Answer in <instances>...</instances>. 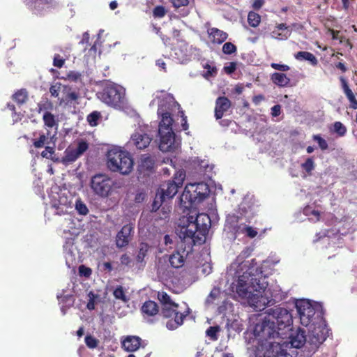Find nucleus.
I'll list each match as a JSON object with an SVG mask.
<instances>
[{
  "instance_id": "f257e3e1",
  "label": "nucleus",
  "mask_w": 357,
  "mask_h": 357,
  "mask_svg": "<svg viewBox=\"0 0 357 357\" xmlns=\"http://www.w3.org/2000/svg\"><path fill=\"white\" fill-rule=\"evenodd\" d=\"M252 251L253 248L250 247L245 248L232 264V266H236L241 271H243L245 267L248 268L243 275L238 276L236 293L241 298H250L256 303H263L264 305H268L273 300H268L262 295L266 291L267 283L261 282V277L257 278L252 273L254 266L257 265L256 260L252 259L250 262L245 261V259L251 255Z\"/></svg>"
},
{
  "instance_id": "f03ea898",
  "label": "nucleus",
  "mask_w": 357,
  "mask_h": 357,
  "mask_svg": "<svg viewBox=\"0 0 357 357\" xmlns=\"http://www.w3.org/2000/svg\"><path fill=\"white\" fill-rule=\"evenodd\" d=\"M202 216V215H199L195 220L193 216L188 217V225L182 227L180 233L181 243L176 250L169 255V262L172 268H181L187 257L192 252L193 246L205 243L208 229L206 224L199 225V221Z\"/></svg>"
},
{
  "instance_id": "7ed1b4c3",
  "label": "nucleus",
  "mask_w": 357,
  "mask_h": 357,
  "mask_svg": "<svg viewBox=\"0 0 357 357\" xmlns=\"http://www.w3.org/2000/svg\"><path fill=\"white\" fill-rule=\"evenodd\" d=\"M157 298L161 304V315L166 319H172L167 322L166 326L169 330H174L183 324L184 319L190 312V308L185 305L183 311H180L179 305L174 302L165 291H158Z\"/></svg>"
},
{
  "instance_id": "20e7f679",
  "label": "nucleus",
  "mask_w": 357,
  "mask_h": 357,
  "mask_svg": "<svg viewBox=\"0 0 357 357\" xmlns=\"http://www.w3.org/2000/svg\"><path fill=\"white\" fill-rule=\"evenodd\" d=\"M107 165L112 172L126 175L132 170L134 162L128 152L114 149L107 153Z\"/></svg>"
},
{
  "instance_id": "39448f33",
  "label": "nucleus",
  "mask_w": 357,
  "mask_h": 357,
  "mask_svg": "<svg viewBox=\"0 0 357 357\" xmlns=\"http://www.w3.org/2000/svg\"><path fill=\"white\" fill-rule=\"evenodd\" d=\"M209 189L206 183L201 182L190 183L180 197L181 204L186 208H191L194 204H199L208 196Z\"/></svg>"
},
{
  "instance_id": "423d86ee",
  "label": "nucleus",
  "mask_w": 357,
  "mask_h": 357,
  "mask_svg": "<svg viewBox=\"0 0 357 357\" xmlns=\"http://www.w3.org/2000/svg\"><path fill=\"white\" fill-rule=\"evenodd\" d=\"M98 97L104 103L116 109L123 108L126 105L125 89L114 83L106 84Z\"/></svg>"
},
{
  "instance_id": "0eeeda50",
  "label": "nucleus",
  "mask_w": 357,
  "mask_h": 357,
  "mask_svg": "<svg viewBox=\"0 0 357 357\" xmlns=\"http://www.w3.org/2000/svg\"><path fill=\"white\" fill-rule=\"evenodd\" d=\"M253 333L255 337L261 343L278 337L284 338L283 336L286 335L284 332H280L276 328L275 323L272 322L267 315L261 321L255 324Z\"/></svg>"
},
{
  "instance_id": "6e6552de",
  "label": "nucleus",
  "mask_w": 357,
  "mask_h": 357,
  "mask_svg": "<svg viewBox=\"0 0 357 357\" xmlns=\"http://www.w3.org/2000/svg\"><path fill=\"white\" fill-rule=\"evenodd\" d=\"M115 181L106 174H96L90 181V187L93 193L102 198L110 196L114 190Z\"/></svg>"
},
{
  "instance_id": "1a4fd4ad",
  "label": "nucleus",
  "mask_w": 357,
  "mask_h": 357,
  "mask_svg": "<svg viewBox=\"0 0 357 357\" xmlns=\"http://www.w3.org/2000/svg\"><path fill=\"white\" fill-rule=\"evenodd\" d=\"M266 314L271 321L275 323L276 328L280 332L291 329L293 323L292 315L287 309L280 307L271 308L267 310Z\"/></svg>"
},
{
  "instance_id": "9d476101",
  "label": "nucleus",
  "mask_w": 357,
  "mask_h": 357,
  "mask_svg": "<svg viewBox=\"0 0 357 357\" xmlns=\"http://www.w3.org/2000/svg\"><path fill=\"white\" fill-rule=\"evenodd\" d=\"M185 174L183 172L175 174L172 181H168L163 183L158 190L159 192L165 199H172L177 193L178 188H181L185 179Z\"/></svg>"
},
{
  "instance_id": "9b49d317",
  "label": "nucleus",
  "mask_w": 357,
  "mask_h": 357,
  "mask_svg": "<svg viewBox=\"0 0 357 357\" xmlns=\"http://www.w3.org/2000/svg\"><path fill=\"white\" fill-rule=\"evenodd\" d=\"M326 339L324 329L320 326L315 327L306 336L305 348L310 353H314Z\"/></svg>"
},
{
  "instance_id": "f8f14e48",
  "label": "nucleus",
  "mask_w": 357,
  "mask_h": 357,
  "mask_svg": "<svg viewBox=\"0 0 357 357\" xmlns=\"http://www.w3.org/2000/svg\"><path fill=\"white\" fill-rule=\"evenodd\" d=\"M297 311L301 323L304 326H308L314 319L315 310L312 304L305 300H301L296 303Z\"/></svg>"
},
{
  "instance_id": "ddd939ff",
  "label": "nucleus",
  "mask_w": 357,
  "mask_h": 357,
  "mask_svg": "<svg viewBox=\"0 0 357 357\" xmlns=\"http://www.w3.org/2000/svg\"><path fill=\"white\" fill-rule=\"evenodd\" d=\"M160 135L159 149L162 152L174 151L177 148L175 134L173 130L158 132Z\"/></svg>"
},
{
  "instance_id": "4468645a",
  "label": "nucleus",
  "mask_w": 357,
  "mask_h": 357,
  "mask_svg": "<svg viewBox=\"0 0 357 357\" xmlns=\"http://www.w3.org/2000/svg\"><path fill=\"white\" fill-rule=\"evenodd\" d=\"M133 231L134 227L131 224L123 225L116 236V247L121 248L127 246L131 241V236Z\"/></svg>"
},
{
  "instance_id": "2eb2a0df",
  "label": "nucleus",
  "mask_w": 357,
  "mask_h": 357,
  "mask_svg": "<svg viewBox=\"0 0 357 357\" xmlns=\"http://www.w3.org/2000/svg\"><path fill=\"white\" fill-rule=\"evenodd\" d=\"M152 141V137L142 131L135 132L129 141L130 144H132L139 150H144L147 148Z\"/></svg>"
},
{
  "instance_id": "dca6fc26",
  "label": "nucleus",
  "mask_w": 357,
  "mask_h": 357,
  "mask_svg": "<svg viewBox=\"0 0 357 357\" xmlns=\"http://www.w3.org/2000/svg\"><path fill=\"white\" fill-rule=\"evenodd\" d=\"M289 331H291V333L289 335V338L291 346L297 349H299L303 346L305 347V331L300 328H298L296 331H293L291 328Z\"/></svg>"
},
{
  "instance_id": "f3484780",
  "label": "nucleus",
  "mask_w": 357,
  "mask_h": 357,
  "mask_svg": "<svg viewBox=\"0 0 357 357\" xmlns=\"http://www.w3.org/2000/svg\"><path fill=\"white\" fill-rule=\"evenodd\" d=\"M231 107V102L226 96H220L215 100V117L221 119L227 111Z\"/></svg>"
},
{
  "instance_id": "a211bd4d",
  "label": "nucleus",
  "mask_w": 357,
  "mask_h": 357,
  "mask_svg": "<svg viewBox=\"0 0 357 357\" xmlns=\"http://www.w3.org/2000/svg\"><path fill=\"white\" fill-rule=\"evenodd\" d=\"M265 357H290L287 350L280 343L270 342L264 352Z\"/></svg>"
},
{
  "instance_id": "6ab92c4d",
  "label": "nucleus",
  "mask_w": 357,
  "mask_h": 357,
  "mask_svg": "<svg viewBox=\"0 0 357 357\" xmlns=\"http://www.w3.org/2000/svg\"><path fill=\"white\" fill-rule=\"evenodd\" d=\"M155 166V160L150 154H142L139 160L138 170L140 172H151Z\"/></svg>"
},
{
  "instance_id": "aec40b11",
  "label": "nucleus",
  "mask_w": 357,
  "mask_h": 357,
  "mask_svg": "<svg viewBox=\"0 0 357 357\" xmlns=\"http://www.w3.org/2000/svg\"><path fill=\"white\" fill-rule=\"evenodd\" d=\"M141 342L139 337L128 335L122 341V348L128 352H133L140 347Z\"/></svg>"
},
{
  "instance_id": "412c9836",
  "label": "nucleus",
  "mask_w": 357,
  "mask_h": 357,
  "mask_svg": "<svg viewBox=\"0 0 357 357\" xmlns=\"http://www.w3.org/2000/svg\"><path fill=\"white\" fill-rule=\"evenodd\" d=\"M207 33L210 41L213 44H222L228 37L226 32L215 27L208 29Z\"/></svg>"
},
{
  "instance_id": "4be33fe9",
  "label": "nucleus",
  "mask_w": 357,
  "mask_h": 357,
  "mask_svg": "<svg viewBox=\"0 0 357 357\" xmlns=\"http://www.w3.org/2000/svg\"><path fill=\"white\" fill-rule=\"evenodd\" d=\"M235 235L244 234L246 237L254 238L258 234L257 230L245 223L237 225L234 227Z\"/></svg>"
},
{
  "instance_id": "5701e85b",
  "label": "nucleus",
  "mask_w": 357,
  "mask_h": 357,
  "mask_svg": "<svg viewBox=\"0 0 357 357\" xmlns=\"http://www.w3.org/2000/svg\"><path fill=\"white\" fill-rule=\"evenodd\" d=\"M340 82L342 84V87L343 89V91H344L346 97L347 98V99L349 101L350 108L356 109H357V99L356 98L355 94L353 93L352 90L349 88L347 80L343 77H341L340 78Z\"/></svg>"
},
{
  "instance_id": "b1692460",
  "label": "nucleus",
  "mask_w": 357,
  "mask_h": 357,
  "mask_svg": "<svg viewBox=\"0 0 357 357\" xmlns=\"http://www.w3.org/2000/svg\"><path fill=\"white\" fill-rule=\"evenodd\" d=\"M141 311L144 315L153 317L158 314L159 307L155 301L149 300L144 303Z\"/></svg>"
},
{
  "instance_id": "393cba45",
  "label": "nucleus",
  "mask_w": 357,
  "mask_h": 357,
  "mask_svg": "<svg viewBox=\"0 0 357 357\" xmlns=\"http://www.w3.org/2000/svg\"><path fill=\"white\" fill-rule=\"evenodd\" d=\"M161 121L159 123L158 132H163L167 130H172L173 119L169 112L161 113Z\"/></svg>"
},
{
  "instance_id": "a878e982",
  "label": "nucleus",
  "mask_w": 357,
  "mask_h": 357,
  "mask_svg": "<svg viewBox=\"0 0 357 357\" xmlns=\"http://www.w3.org/2000/svg\"><path fill=\"white\" fill-rule=\"evenodd\" d=\"M271 80L280 87H287L290 83V79L284 73H274L271 75Z\"/></svg>"
},
{
  "instance_id": "bb28decb",
  "label": "nucleus",
  "mask_w": 357,
  "mask_h": 357,
  "mask_svg": "<svg viewBox=\"0 0 357 357\" xmlns=\"http://www.w3.org/2000/svg\"><path fill=\"white\" fill-rule=\"evenodd\" d=\"M26 4L29 5L31 9L37 12L41 11L44 9V6L49 7L53 3V0H26Z\"/></svg>"
},
{
  "instance_id": "cd10ccee",
  "label": "nucleus",
  "mask_w": 357,
  "mask_h": 357,
  "mask_svg": "<svg viewBox=\"0 0 357 357\" xmlns=\"http://www.w3.org/2000/svg\"><path fill=\"white\" fill-rule=\"evenodd\" d=\"M294 57L297 60H307L310 62L312 66H317L318 63L316 56L309 52L300 51L294 54Z\"/></svg>"
},
{
  "instance_id": "c85d7f7f",
  "label": "nucleus",
  "mask_w": 357,
  "mask_h": 357,
  "mask_svg": "<svg viewBox=\"0 0 357 357\" xmlns=\"http://www.w3.org/2000/svg\"><path fill=\"white\" fill-rule=\"evenodd\" d=\"M50 135V132L49 130H47V134L43 132L39 133L38 138L33 139V146L36 149H40L50 144V141L48 140Z\"/></svg>"
},
{
  "instance_id": "c756f323",
  "label": "nucleus",
  "mask_w": 357,
  "mask_h": 357,
  "mask_svg": "<svg viewBox=\"0 0 357 357\" xmlns=\"http://www.w3.org/2000/svg\"><path fill=\"white\" fill-rule=\"evenodd\" d=\"M12 98L17 105H22L28 100V91L26 89H19L12 96Z\"/></svg>"
},
{
  "instance_id": "7c9ffc66",
  "label": "nucleus",
  "mask_w": 357,
  "mask_h": 357,
  "mask_svg": "<svg viewBox=\"0 0 357 357\" xmlns=\"http://www.w3.org/2000/svg\"><path fill=\"white\" fill-rule=\"evenodd\" d=\"M44 126L48 128L56 127L57 128L58 123L56 116L50 112H45L43 116Z\"/></svg>"
},
{
  "instance_id": "2f4dec72",
  "label": "nucleus",
  "mask_w": 357,
  "mask_h": 357,
  "mask_svg": "<svg viewBox=\"0 0 357 357\" xmlns=\"http://www.w3.org/2000/svg\"><path fill=\"white\" fill-rule=\"evenodd\" d=\"M80 155L75 149L68 148L65 151V156L62 158V162L64 164L72 163L75 162Z\"/></svg>"
},
{
  "instance_id": "473e14b6",
  "label": "nucleus",
  "mask_w": 357,
  "mask_h": 357,
  "mask_svg": "<svg viewBox=\"0 0 357 357\" xmlns=\"http://www.w3.org/2000/svg\"><path fill=\"white\" fill-rule=\"evenodd\" d=\"M149 248V245L146 243H141L139 244L138 252L136 256V260L138 263L144 261V258L147 255Z\"/></svg>"
},
{
  "instance_id": "72a5a7b5",
  "label": "nucleus",
  "mask_w": 357,
  "mask_h": 357,
  "mask_svg": "<svg viewBox=\"0 0 357 357\" xmlns=\"http://www.w3.org/2000/svg\"><path fill=\"white\" fill-rule=\"evenodd\" d=\"M113 295L116 299L121 300L124 303L128 302L129 300V298L126 295L124 288L121 285H119L115 288L113 291Z\"/></svg>"
},
{
  "instance_id": "f704fd0d",
  "label": "nucleus",
  "mask_w": 357,
  "mask_h": 357,
  "mask_svg": "<svg viewBox=\"0 0 357 357\" xmlns=\"http://www.w3.org/2000/svg\"><path fill=\"white\" fill-rule=\"evenodd\" d=\"M248 22L252 27H257L261 22V16L253 11H250L248 15Z\"/></svg>"
},
{
  "instance_id": "c9c22d12",
  "label": "nucleus",
  "mask_w": 357,
  "mask_h": 357,
  "mask_svg": "<svg viewBox=\"0 0 357 357\" xmlns=\"http://www.w3.org/2000/svg\"><path fill=\"white\" fill-rule=\"evenodd\" d=\"M332 131L336 133L338 136L343 137L346 135L347 130L342 123L340 121H335L333 123V129Z\"/></svg>"
},
{
  "instance_id": "e433bc0d",
  "label": "nucleus",
  "mask_w": 357,
  "mask_h": 357,
  "mask_svg": "<svg viewBox=\"0 0 357 357\" xmlns=\"http://www.w3.org/2000/svg\"><path fill=\"white\" fill-rule=\"evenodd\" d=\"M165 198L159 192V190H158L151 206V211H157L160 208L162 203L165 202Z\"/></svg>"
},
{
  "instance_id": "4c0bfd02",
  "label": "nucleus",
  "mask_w": 357,
  "mask_h": 357,
  "mask_svg": "<svg viewBox=\"0 0 357 357\" xmlns=\"http://www.w3.org/2000/svg\"><path fill=\"white\" fill-rule=\"evenodd\" d=\"M84 342L87 347L91 349H96L99 344V340L90 334L85 336Z\"/></svg>"
},
{
  "instance_id": "58836bf2",
  "label": "nucleus",
  "mask_w": 357,
  "mask_h": 357,
  "mask_svg": "<svg viewBox=\"0 0 357 357\" xmlns=\"http://www.w3.org/2000/svg\"><path fill=\"white\" fill-rule=\"evenodd\" d=\"M100 112L93 111L87 116V121L91 126H96L98 125V121L100 119Z\"/></svg>"
},
{
  "instance_id": "ea45409f",
  "label": "nucleus",
  "mask_w": 357,
  "mask_h": 357,
  "mask_svg": "<svg viewBox=\"0 0 357 357\" xmlns=\"http://www.w3.org/2000/svg\"><path fill=\"white\" fill-rule=\"evenodd\" d=\"M220 326H210L206 331V334L207 336L210 337L211 340L215 341L218 339V333L220 331Z\"/></svg>"
},
{
  "instance_id": "a19ab883",
  "label": "nucleus",
  "mask_w": 357,
  "mask_h": 357,
  "mask_svg": "<svg viewBox=\"0 0 357 357\" xmlns=\"http://www.w3.org/2000/svg\"><path fill=\"white\" fill-rule=\"evenodd\" d=\"M222 52L225 54H231L237 51L236 46L231 42L225 43L222 46Z\"/></svg>"
},
{
  "instance_id": "79ce46f5",
  "label": "nucleus",
  "mask_w": 357,
  "mask_h": 357,
  "mask_svg": "<svg viewBox=\"0 0 357 357\" xmlns=\"http://www.w3.org/2000/svg\"><path fill=\"white\" fill-rule=\"evenodd\" d=\"M75 208L80 215H86L89 213L87 206L81 199L76 201Z\"/></svg>"
},
{
  "instance_id": "37998d69",
  "label": "nucleus",
  "mask_w": 357,
  "mask_h": 357,
  "mask_svg": "<svg viewBox=\"0 0 357 357\" xmlns=\"http://www.w3.org/2000/svg\"><path fill=\"white\" fill-rule=\"evenodd\" d=\"M301 167L307 173L310 174L314 169V162L312 158H308L304 163L301 165Z\"/></svg>"
},
{
  "instance_id": "c03bdc74",
  "label": "nucleus",
  "mask_w": 357,
  "mask_h": 357,
  "mask_svg": "<svg viewBox=\"0 0 357 357\" xmlns=\"http://www.w3.org/2000/svg\"><path fill=\"white\" fill-rule=\"evenodd\" d=\"M312 138L318 143L319 146L321 150L324 151L328 148L327 142L319 135H314Z\"/></svg>"
},
{
  "instance_id": "a18cd8bd",
  "label": "nucleus",
  "mask_w": 357,
  "mask_h": 357,
  "mask_svg": "<svg viewBox=\"0 0 357 357\" xmlns=\"http://www.w3.org/2000/svg\"><path fill=\"white\" fill-rule=\"evenodd\" d=\"M82 74L77 71H70L67 73L66 79L70 82H77L81 79Z\"/></svg>"
},
{
  "instance_id": "49530a36",
  "label": "nucleus",
  "mask_w": 357,
  "mask_h": 357,
  "mask_svg": "<svg viewBox=\"0 0 357 357\" xmlns=\"http://www.w3.org/2000/svg\"><path fill=\"white\" fill-rule=\"evenodd\" d=\"M166 10L162 6H157L153 8V15L155 17H163L166 15Z\"/></svg>"
},
{
  "instance_id": "de8ad7c7",
  "label": "nucleus",
  "mask_w": 357,
  "mask_h": 357,
  "mask_svg": "<svg viewBox=\"0 0 357 357\" xmlns=\"http://www.w3.org/2000/svg\"><path fill=\"white\" fill-rule=\"evenodd\" d=\"M204 69H206V72L204 75L206 77H211L217 73V68L215 66H211L208 63H205L203 66Z\"/></svg>"
},
{
  "instance_id": "09e8293b",
  "label": "nucleus",
  "mask_w": 357,
  "mask_h": 357,
  "mask_svg": "<svg viewBox=\"0 0 357 357\" xmlns=\"http://www.w3.org/2000/svg\"><path fill=\"white\" fill-rule=\"evenodd\" d=\"M65 63V59L59 54H55L53 58L54 66L61 68Z\"/></svg>"
},
{
  "instance_id": "8fccbe9b",
  "label": "nucleus",
  "mask_w": 357,
  "mask_h": 357,
  "mask_svg": "<svg viewBox=\"0 0 357 357\" xmlns=\"http://www.w3.org/2000/svg\"><path fill=\"white\" fill-rule=\"evenodd\" d=\"M89 149V144L85 141H80L77 144V146L75 149L77 152L81 155Z\"/></svg>"
},
{
  "instance_id": "3c124183",
  "label": "nucleus",
  "mask_w": 357,
  "mask_h": 357,
  "mask_svg": "<svg viewBox=\"0 0 357 357\" xmlns=\"http://www.w3.org/2000/svg\"><path fill=\"white\" fill-rule=\"evenodd\" d=\"M61 84L56 83L50 88V93L52 97L56 98L59 96V91H61Z\"/></svg>"
},
{
  "instance_id": "603ef678",
  "label": "nucleus",
  "mask_w": 357,
  "mask_h": 357,
  "mask_svg": "<svg viewBox=\"0 0 357 357\" xmlns=\"http://www.w3.org/2000/svg\"><path fill=\"white\" fill-rule=\"evenodd\" d=\"M79 273L81 276L89 278L91 275L92 271L90 268L81 265L79 267Z\"/></svg>"
},
{
  "instance_id": "864d4df0",
  "label": "nucleus",
  "mask_w": 357,
  "mask_h": 357,
  "mask_svg": "<svg viewBox=\"0 0 357 357\" xmlns=\"http://www.w3.org/2000/svg\"><path fill=\"white\" fill-rule=\"evenodd\" d=\"M45 147V150L42 151L41 156L45 158H50L52 155L54 153V150L53 147L49 146L46 145Z\"/></svg>"
},
{
  "instance_id": "5fc2aeb1",
  "label": "nucleus",
  "mask_w": 357,
  "mask_h": 357,
  "mask_svg": "<svg viewBox=\"0 0 357 357\" xmlns=\"http://www.w3.org/2000/svg\"><path fill=\"white\" fill-rule=\"evenodd\" d=\"M89 296L90 298L87 303L86 307L89 310H93L95 309V298L97 297V296L91 291L89 294Z\"/></svg>"
},
{
  "instance_id": "6e6d98bb",
  "label": "nucleus",
  "mask_w": 357,
  "mask_h": 357,
  "mask_svg": "<svg viewBox=\"0 0 357 357\" xmlns=\"http://www.w3.org/2000/svg\"><path fill=\"white\" fill-rule=\"evenodd\" d=\"M272 34L273 37H274L276 39L286 40L290 36V32L287 31L286 32L278 33L276 31H273L272 32Z\"/></svg>"
},
{
  "instance_id": "4d7b16f0",
  "label": "nucleus",
  "mask_w": 357,
  "mask_h": 357,
  "mask_svg": "<svg viewBox=\"0 0 357 357\" xmlns=\"http://www.w3.org/2000/svg\"><path fill=\"white\" fill-rule=\"evenodd\" d=\"M170 2L172 3V6L175 8H179L182 6H186L189 3L188 0H170Z\"/></svg>"
},
{
  "instance_id": "13d9d810",
  "label": "nucleus",
  "mask_w": 357,
  "mask_h": 357,
  "mask_svg": "<svg viewBox=\"0 0 357 357\" xmlns=\"http://www.w3.org/2000/svg\"><path fill=\"white\" fill-rule=\"evenodd\" d=\"M271 66L275 70H278L282 72H285L289 70V66L286 64L272 63L271 64Z\"/></svg>"
},
{
  "instance_id": "bf43d9fd",
  "label": "nucleus",
  "mask_w": 357,
  "mask_h": 357,
  "mask_svg": "<svg viewBox=\"0 0 357 357\" xmlns=\"http://www.w3.org/2000/svg\"><path fill=\"white\" fill-rule=\"evenodd\" d=\"M179 113L181 114V126L183 130H187L189 128V125L187 121V116L185 115L183 111H180Z\"/></svg>"
},
{
  "instance_id": "052dcab7",
  "label": "nucleus",
  "mask_w": 357,
  "mask_h": 357,
  "mask_svg": "<svg viewBox=\"0 0 357 357\" xmlns=\"http://www.w3.org/2000/svg\"><path fill=\"white\" fill-rule=\"evenodd\" d=\"M236 68V64L234 62H231L229 66H225L224 68V70L226 73L227 74H231L233 73Z\"/></svg>"
},
{
  "instance_id": "680f3d73",
  "label": "nucleus",
  "mask_w": 357,
  "mask_h": 357,
  "mask_svg": "<svg viewBox=\"0 0 357 357\" xmlns=\"http://www.w3.org/2000/svg\"><path fill=\"white\" fill-rule=\"evenodd\" d=\"M281 114V106L275 105L271 108V115L273 117L278 116Z\"/></svg>"
},
{
  "instance_id": "e2e57ef3",
  "label": "nucleus",
  "mask_w": 357,
  "mask_h": 357,
  "mask_svg": "<svg viewBox=\"0 0 357 357\" xmlns=\"http://www.w3.org/2000/svg\"><path fill=\"white\" fill-rule=\"evenodd\" d=\"M120 261L123 265L128 266L131 262V259L127 254H123L121 255Z\"/></svg>"
},
{
  "instance_id": "0e129e2a",
  "label": "nucleus",
  "mask_w": 357,
  "mask_h": 357,
  "mask_svg": "<svg viewBox=\"0 0 357 357\" xmlns=\"http://www.w3.org/2000/svg\"><path fill=\"white\" fill-rule=\"evenodd\" d=\"M331 36H332V38L333 40H340V43H343V37H340L339 36V34H340V31H336V30H334V29H331Z\"/></svg>"
},
{
  "instance_id": "69168bd1",
  "label": "nucleus",
  "mask_w": 357,
  "mask_h": 357,
  "mask_svg": "<svg viewBox=\"0 0 357 357\" xmlns=\"http://www.w3.org/2000/svg\"><path fill=\"white\" fill-rule=\"evenodd\" d=\"M11 116L13 119V123H17L21 121L23 115L20 112H17L16 111L11 113Z\"/></svg>"
},
{
  "instance_id": "338daca9",
  "label": "nucleus",
  "mask_w": 357,
  "mask_h": 357,
  "mask_svg": "<svg viewBox=\"0 0 357 357\" xmlns=\"http://www.w3.org/2000/svg\"><path fill=\"white\" fill-rule=\"evenodd\" d=\"M264 0H254L252 3V7L255 10H259L261 8V6L264 5Z\"/></svg>"
},
{
  "instance_id": "774afa93",
  "label": "nucleus",
  "mask_w": 357,
  "mask_h": 357,
  "mask_svg": "<svg viewBox=\"0 0 357 357\" xmlns=\"http://www.w3.org/2000/svg\"><path fill=\"white\" fill-rule=\"evenodd\" d=\"M335 67L337 68V69H339L341 70V72L342 73H344L347 71V66H345V64L342 62H338L337 63L335 64Z\"/></svg>"
}]
</instances>
